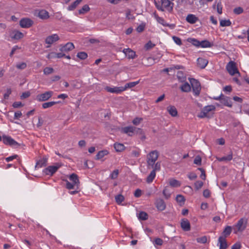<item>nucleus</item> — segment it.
I'll return each mask as SVG.
<instances>
[{
  "label": "nucleus",
  "mask_w": 249,
  "mask_h": 249,
  "mask_svg": "<svg viewBox=\"0 0 249 249\" xmlns=\"http://www.w3.org/2000/svg\"><path fill=\"white\" fill-rule=\"evenodd\" d=\"M247 224V219L245 218L240 219L236 224L233 226L234 233L242 232L246 229Z\"/></svg>",
  "instance_id": "obj_1"
},
{
  "label": "nucleus",
  "mask_w": 249,
  "mask_h": 249,
  "mask_svg": "<svg viewBox=\"0 0 249 249\" xmlns=\"http://www.w3.org/2000/svg\"><path fill=\"white\" fill-rule=\"evenodd\" d=\"M159 157L158 152L157 151H152L150 152L147 156V163L148 167H153L156 161L157 160Z\"/></svg>",
  "instance_id": "obj_2"
},
{
  "label": "nucleus",
  "mask_w": 249,
  "mask_h": 249,
  "mask_svg": "<svg viewBox=\"0 0 249 249\" xmlns=\"http://www.w3.org/2000/svg\"><path fill=\"white\" fill-rule=\"evenodd\" d=\"M189 80L191 83L194 95L196 96H198L201 90V86L199 82L197 80L193 78H190Z\"/></svg>",
  "instance_id": "obj_3"
},
{
  "label": "nucleus",
  "mask_w": 249,
  "mask_h": 249,
  "mask_svg": "<svg viewBox=\"0 0 249 249\" xmlns=\"http://www.w3.org/2000/svg\"><path fill=\"white\" fill-rule=\"evenodd\" d=\"M2 141L5 144L11 146L14 148H18L21 145H22V144H20L17 142L10 136H6L5 135H3L2 136Z\"/></svg>",
  "instance_id": "obj_4"
},
{
  "label": "nucleus",
  "mask_w": 249,
  "mask_h": 249,
  "mask_svg": "<svg viewBox=\"0 0 249 249\" xmlns=\"http://www.w3.org/2000/svg\"><path fill=\"white\" fill-rule=\"evenodd\" d=\"M226 69L229 74L231 75H234L236 73L238 74L239 75H240V73L236 66V63L234 61H230L226 66Z\"/></svg>",
  "instance_id": "obj_5"
},
{
  "label": "nucleus",
  "mask_w": 249,
  "mask_h": 249,
  "mask_svg": "<svg viewBox=\"0 0 249 249\" xmlns=\"http://www.w3.org/2000/svg\"><path fill=\"white\" fill-rule=\"evenodd\" d=\"M59 39L60 38L59 36L56 34L48 36L45 40V43L48 44L46 48H50L52 44L57 42Z\"/></svg>",
  "instance_id": "obj_6"
},
{
  "label": "nucleus",
  "mask_w": 249,
  "mask_h": 249,
  "mask_svg": "<svg viewBox=\"0 0 249 249\" xmlns=\"http://www.w3.org/2000/svg\"><path fill=\"white\" fill-rule=\"evenodd\" d=\"M53 91H48L36 96V99L39 102H44L48 100L53 95Z\"/></svg>",
  "instance_id": "obj_7"
},
{
  "label": "nucleus",
  "mask_w": 249,
  "mask_h": 249,
  "mask_svg": "<svg viewBox=\"0 0 249 249\" xmlns=\"http://www.w3.org/2000/svg\"><path fill=\"white\" fill-rule=\"evenodd\" d=\"M163 8H165L169 13H172L173 10L174 3L169 0H160Z\"/></svg>",
  "instance_id": "obj_8"
},
{
  "label": "nucleus",
  "mask_w": 249,
  "mask_h": 249,
  "mask_svg": "<svg viewBox=\"0 0 249 249\" xmlns=\"http://www.w3.org/2000/svg\"><path fill=\"white\" fill-rule=\"evenodd\" d=\"M33 24V21L29 18H23L19 21V25L22 28H29L31 27Z\"/></svg>",
  "instance_id": "obj_9"
},
{
  "label": "nucleus",
  "mask_w": 249,
  "mask_h": 249,
  "mask_svg": "<svg viewBox=\"0 0 249 249\" xmlns=\"http://www.w3.org/2000/svg\"><path fill=\"white\" fill-rule=\"evenodd\" d=\"M60 166H49L48 167L44 169L43 172L46 175L53 176L57 170L59 169Z\"/></svg>",
  "instance_id": "obj_10"
},
{
  "label": "nucleus",
  "mask_w": 249,
  "mask_h": 249,
  "mask_svg": "<svg viewBox=\"0 0 249 249\" xmlns=\"http://www.w3.org/2000/svg\"><path fill=\"white\" fill-rule=\"evenodd\" d=\"M155 204L157 209L160 211H162L166 208V204L162 199H157Z\"/></svg>",
  "instance_id": "obj_11"
},
{
  "label": "nucleus",
  "mask_w": 249,
  "mask_h": 249,
  "mask_svg": "<svg viewBox=\"0 0 249 249\" xmlns=\"http://www.w3.org/2000/svg\"><path fill=\"white\" fill-rule=\"evenodd\" d=\"M138 130L136 127L129 126L122 128V132L125 134H128L129 136H132L135 134V130Z\"/></svg>",
  "instance_id": "obj_12"
},
{
  "label": "nucleus",
  "mask_w": 249,
  "mask_h": 249,
  "mask_svg": "<svg viewBox=\"0 0 249 249\" xmlns=\"http://www.w3.org/2000/svg\"><path fill=\"white\" fill-rule=\"evenodd\" d=\"M180 226L184 231H188L191 229L190 223L187 219H182L181 221Z\"/></svg>",
  "instance_id": "obj_13"
},
{
  "label": "nucleus",
  "mask_w": 249,
  "mask_h": 249,
  "mask_svg": "<svg viewBox=\"0 0 249 249\" xmlns=\"http://www.w3.org/2000/svg\"><path fill=\"white\" fill-rule=\"evenodd\" d=\"M105 89L106 90H107V92H110V93H120L124 91L123 89V87H114V88H111L110 87H106Z\"/></svg>",
  "instance_id": "obj_14"
},
{
  "label": "nucleus",
  "mask_w": 249,
  "mask_h": 249,
  "mask_svg": "<svg viewBox=\"0 0 249 249\" xmlns=\"http://www.w3.org/2000/svg\"><path fill=\"white\" fill-rule=\"evenodd\" d=\"M218 244H219V249H226L228 248L227 241L223 236H219L218 240Z\"/></svg>",
  "instance_id": "obj_15"
},
{
  "label": "nucleus",
  "mask_w": 249,
  "mask_h": 249,
  "mask_svg": "<svg viewBox=\"0 0 249 249\" xmlns=\"http://www.w3.org/2000/svg\"><path fill=\"white\" fill-rule=\"evenodd\" d=\"M220 102L225 106H227L230 107H232V101L229 97L223 95V97H222L221 99Z\"/></svg>",
  "instance_id": "obj_16"
},
{
  "label": "nucleus",
  "mask_w": 249,
  "mask_h": 249,
  "mask_svg": "<svg viewBox=\"0 0 249 249\" xmlns=\"http://www.w3.org/2000/svg\"><path fill=\"white\" fill-rule=\"evenodd\" d=\"M36 15L40 19L43 20L47 19L50 17L48 12L45 10H39Z\"/></svg>",
  "instance_id": "obj_17"
},
{
  "label": "nucleus",
  "mask_w": 249,
  "mask_h": 249,
  "mask_svg": "<svg viewBox=\"0 0 249 249\" xmlns=\"http://www.w3.org/2000/svg\"><path fill=\"white\" fill-rule=\"evenodd\" d=\"M74 48L73 44L71 42H68L60 48L62 52H68Z\"/></svg>",
  "instance_id": "obj_18"
},
{
  "label": "nucleus",
  "mask_w": 249,
  "mask_h": 249,
  "mask_svg": "<svg viewBox=\"0 0 249 249\" xmlns=\"http://www.w3.org/2000/svg\"><path fill=\"white\" fill-rule=\"evenodd\" d=\"M123 52L129 59H134L136 56L135 52L130 48L124 49Z\"/></svg>",
  "instance_id": "obj_19"
},
{
  "label": "nucleus",
  "mask_w": 249,
  "mask_h": 249,
  "mask_svg": "<svg viewBox=\"0 0 249 249\" xmlns=\"http://www.w3.org/2000/svg\"><path fill=\"white\" fill-rule=\"evenodd\" d=\"M208 63V60L203 58L199 57L197 59V66L202 69H204L207 65Z\"/></svg>",
  "instance_id": "obj_20"
},
{
  "label": "nucleus",
  "mask_w": 249,
  "mask_h": 249,
  "mask_svg": "<svg viewBox=\"0 0 249 249\" xmlns=\"http://www.w3.org/2000/svg\"><path fill=\"white\" fill-rule=\"evenodd\" d=\"M69 179L72 181V183L76 186L77 188H78V186L80 184V182L78 179V177L76 174L73 173L69 177Z\"/></svg>",
  "instance_id": "obj_21"
},
{
  "label": "nucleus",
  "mask_w": 249,
  "mask_h": 249,
  "mask_svg": "<svg viewBox=\"0 0 249 249\" xmlns=\"http://www.w3.org/2000/svg\"><path fill=\"white\" fill-rule=\"evenodd\" d=\"M186 20L188 23L190 24H194L197 20H198V18L197 17H196L195 15L189 14L187 16Z\"/></svg>",
  "instance_id": "obj_22"
},
{
  "label": "nucleus",
  "mask_w": 249,
  "mask_h": 249,
  "mask_svg": "<svg viewBox=\"0 0 249 249\" xmlns=\"http://www.w3.org/2000/svg\"><path fill=\"white\" fill-rule=\"evenodd\" d=\"M48 158L44 157L42 159L37 161L35 168H41L46 166Z\"/></svg>",
  "instance_id": "obj_23"
},
{
  "label": "nucleus",
  "mask_w": 249,
  "mask_h": 249,
  "mask_svg": "<svg viewBox=\"0 0 249 249\" xmlns=\"http://www.w3.org/2000/svg\"><path fill=\"white\" fill-rule=\"evenodd\" d=\"M167 111L173 117H175L178 115V111L175 107L173 106H170L167 108Z\"/></svg>",
  "instance_id": "obj_24"
},
{
  "label": "nucleus",
  "mask_w": 249,
  "mask_h": 249,
  "mask_svg": "<svg viewBox=\"0 0 249 249\" xmlns=\"http://www.w3.org/2000/svg\"><path fill=\"white\" fill-rule=\"evenodd\" d=\"M109 154L107 150H103L98 152L96 156L95 160H99Z\"/></svg>",
  "instance_id": "obj_25"
},
{
  "label": "nucleus",
  "mask_w": 249,
  "mask_h": 249,
  "mask_svg": "<svg viewBox=\"0 0 249 249\" xmlns=\"http://www.w3.org/2000/svg\"><path fill=\"white\" fill-rule=\"evenodd\" d=\"M13 36H12V38L14 39L18 40L24 36L23 34L18 30L13 31Z\"/></svg>",
  "instance_id": "obj_26"
},
{
  "label": "nucleus",
  "mask_w": 249,
  "mask_h": 249,
  "mask_svg": "<svg viewBox=\"0 0 249 249\" xmlns=\"http://www.w3.org/2000/svg\"><path fill=\"white\" fill-rule=\"evenodd\" d=\"M231 231L232 227L230 226H227L223 231L221 236H223L225 237V238H226L230 235L231 232Z\"/></svg>",
  "instance_id": "obj_27"
},
{
  "label": "nucleus",
  "mask_w": 249,
  "mask_h": 249,
  "mask_svg": "<svg viewBox=\"0 0 249 249\" xmlns=\"http://www.w3.org/2000/svg\"><path fill=\"white\" fill-rule=\"evenodd\" d=\"M180 89L182 91L185 92H188L191 90V86L189 84L185 82L183 84H182L180 87Z\"/></svg>",
  "instance_id": "obj_28"
},
{
  "label": "nucleus",
  "mask_w": 249,
  "mask_h": 249,
  "mask_svg": "<svg viewBox=\"0 0 249 249\" xmlns=\"http://www.w3.org/2000/svg\"><path fill=\"white\" fill-rule=\"evenodd\" d=\"M169 185L172 187H178L181 185V183L178 180L174 178H171L169 180Z\"/></svg>",
  "instance_id": "obj_29"
},
{
  "label": "nucleus",
  "mask_w": 249,
  "mask_h": 249,
  "mask_svg": "<svg viewBox=\"0 0 249 249\" xmlns=\"http://www.w3.org/2000/svg\"><path fill=\"white\" fill-rule=\"evenodd\" d=\"M140 82V80H138L136 82H132L126 83L124 87H123V91L125 90L126 89L128 88H131L134 87L137 84H138Z\"/></svg>",
  "instance_id": "obj_30"
},
{
  "label": "nucleus",
  "mask_w": 249,
  "mask_h": 249,
  "mask_svg": "<svg viewBox=\"0 0 249 249\" xmlns=\"http://www.w3.org/2000/svg\"><path fill=\"white\" fill-rule=\"evenodd\" d=\"M83 0H76L68 7V10L72 11L75 9L76 7L82 2Z\"/></svg>",
  "instance_id": "obj_31"
},
{
  "label": "nucleus",
  "mask_w": 249,
  "mask_h": 249,
  "mask_svg": "<svg viewBox=\"0 0 249 249\" xmlns=\"http://www.w3.org/2000/svg\"><path fill=\"white\" fill-rule=\"evenodd\" d=\"M59 103H60V101H56V102L52 101V102H46V103L42 104V106L44 109H46V108L50 107L53 106V105L58 104Z\"/></svg>",
  "instance_id": "obj_32"
},
{
  "label": "nucleus",
  "mask_w": 249,
  "mask_h": 249,
  "mask_svg": "<svg viewBox=\"0 0 249 249\" xmlns=\"http://www.w3.org/2000/svg\"><path fill=\"white\" fill-rule=\"evenodd\" d=\"M177 76L179 82L182 83L185 82L186 77L182 71H178L177 72Z\"/></svg>",
  "instance_id": "obj_33"
},
{
  "label": "nucleus",
  "mask_w": 249,
  "mask_h": 249,
  "mask_svg": "<svg viewBox=\"0 0 249 249\" xmlns=\"http://www.w3.org/2000/svg\"><path fill=\"white\" fill-rule=\"evenodd\" d=\"M200 47L202 48L211 47L213 46V43H211L207 40L200 41Z\"/></svg>",
  "instance_id": "obj_34"
},
{
  "label": "nucleus",
  "mask_w": 249,
  "mask_h": 249,
  "mask_svg": "<svg viewBox=\"0 0 249 249\" xmlns=\"http://www.w3.org/2000/svg\"><path fill=\"white\" fill-rule=\"evenodd\" d=\"M156 177L155 170H152L146 178V182L148 183H151Z\"/></svg>",
  "instance_id": "obj_35"
},
{
  "label": "nucleus",
  "mask_w": 249,
  "mask_h": 249,
  "mask_svg": "<svg viewBox=\"0 0 249 249\" xmlns=\"http://www.w3.org/2000/svg\"><path fill=\"white\" fill-rule=\"evenodd\" d=\"M90 10V8L88 5H84L82 8L78 10V14L79 15H84Z\"/></svg>",
  "instance_id": "obj_36"
},
{
  "label": "nucleus",
  "mask_w": 249,
  "mask_h": 249,
  "mask_svg": "<svg viewBox=\"0 0 249 249\" xmlns=\"http://www.w3.org/2000/svg\"><path fill=\"white\" fill-rule=\"evenodd\" d=\"M114 147L117 152H121L124 149V146L123 144L120 143H115Z\"/></svg>",
  "instance_id": "obj_37"
},
{
  "label": "nucleus",
  "mask_w": 249,
  "mask_h": 249,
  "mask_svg": "<svg viewBox=\"0 0 249 249\" xmlns=\"http://www.w3.org/2000/svg\"><path fill=\"white\" fill-rule=\"evenodd\" d=\"M176 201L179 203L180 206L183 205L184 204L185 198L181 195H178L176 198Z\"/></svg>",
  "instance_id": "obj_38"
},
{
  "label": "nucleus",
  "mask_w": 249,
  "mask_h": 249,
  "mask_svg": "<svg viewBox=\"0 0 249 249\" xmlns=\"http://www.w3.org/2000/svg\"><path fill=\"white\" fill-rule=\"evenodd\" d=\"M232 159V152H230V154H229L227 156H224L223 157L220 158L218 159V160L219 161H230Z\"/></svg>",
  "instance_id": "obj_39"
},
{
  "label": "nucleus",
  "mask_w": 249,
  "mask_h": 249,
  "mask_svg": "<svg viewBox=\"0 0 249 249\" xmlns=\"http://www.w3.org/2000/svg\"><path fill=\"white\" fill-rule=\"evenodd\" d=\"M203 109L208 114L209 112L214 110L215 107L213 105H209L205 107Z\"/></svg>",
  "instance_id": "obj_40"
},
{
  "label": "nucleus",
  "mask_w": 249,
  "mask_h": 249,
  "mask_svg": "<svg viewBox=\"0 0 249 249\" xmlns=\"http://www.w3.org/2000/svg\"><path fill=\"white\" fill-rule=\"evenodd\" d=\"M231 24V21L229 20L222 19L220 21V25L222 27L230 26Z\"/></svg>",
  "instance_id": "obj_41"
},
{
  "label": "nucleus",
  "mask_w": 249,
  "mask_h": 249,
  "mask_svg": "<svg viewBox=\"0 0 249 249\" xmlns=\"http://www.w3.org/2000/svg\"><path fill=\"white\" fill-rule=\"evenodd\" d=\"M188 41L196 47H200V41L196 39L190 38L188 39Z\"/></svg>",
  "instance_id": "obj_42"
},
{
  "label": "nucleus",
  "mask_w": 249,
  "mask_h": 249,
  "mask_svg": "<svg viewBox=\"0 0 249 249\" xmlns=\"http://www.w3.org/2000/svg\"><path fill=\"white\" fill-rule=\"evenodd\" d=\"M156 18L157 19V21L162 24L164 26H166L167 23L165 22L164 19L161 17H159L156 14V12L154 13Z\"/></svg>",
  "instance_id": "obj_43"
},
{
  "label": "nucleus",
  "mask_w": 249,
  "mask_h": 249,
  "mask_svg": "<svg viewBox=\"0 0 249 249\" xmlns=\"http://www.w3.org/2000/svg\"><path fill=\"white\" fill-rule=\"evenodd\" d=\"M77 57L81 60H85L88 57V54L85 52H80L77 53Z\"/></svg>",
  "instance_id": "obj_44"
},
{
  "label": "nucleus",
  "mask_w": 249,
  "mask_h": 249,
  "mask_svg": "<svg viewBox=\"0 0 249 249\" xmlns=\"http://www.w3.org/2000/svg\"><path fill=\"white\" fill-rule=\"evenodd\" d=\"M148 214L144 212H141L139 213V218L142 220H146L148 219Z\"/></svg>",
  "instance_id": "obj_45"
},
{
  "label": "nucleus",
  "mask_w": 249,
  "mask_h": 249,
  "mask_svg": "<svg viewBox=\"0 0 249 249\" xmlns=\"http://www.w3.org/2000/svg\"><path fill=\"white\" fill-rule=\"evenodd\" d=\"M115 200L117 204H120L124 199V196L120 194L115 196Z\"/></svg>",
  "instance_id": "obj_46"
},
{
  "label": "nucleus",
  "mask_w": 249,
  "mask_h": 249,
  "mask_svg": "<svg viewBox=\"0 0 249 249\" xmlns=\"http://www.w3.org/2000/svg\"><path fill=\"white\" fill-rule=\"evenodd\" d=\"M119 172V170H114L112 173L110 175L109 177L112 179H116L118 178Z\"/></svg>",
  "instance_id": "obj_47"
},
{
  "label": "nucleus",
  "mask_w": 249,
  "mask_h": 249,
  "mask_svg": "<svg viewBox=\"0 0 249 249\" xmlns=\"http://www.w3.org/2000/svg\"><path fill=\"white\" fill-rule=\"evenodd\" d=\"M203 184H204V183L202 181H200V180L196 181L194 183L195 189L196 190H198L199 189L201 188V187L203 186Z\"/></svg>",
  "instance_id": "obj_48"
},
{
  "label": "nucleus",
  "mask_w": 249,
  "mask_h": 249,
  "mask_svg": "<svg viewBox=\"0 0 249 249\" xmlns=\"http://www.w3.org/2000/svg\"><path fill=\"white\" fill-rule=\"evenodd\" d=\"M54 70L53 68L51 67H46L43 70L44 74L45 75H48L53 72Z\"/></svg>",
  "instance_id": "obj_49"
},
{
  "label": "nucleus",
  "mask_w": 249,
  "mask_h": 249,
  "mask_svg": "<svg viewBox=\"0 0 249 249\" xmlns=\"http://www.w3.org/2000/svg\"><path fill=\"white\" fill-rule=\"evenodd\" d=\"M163 195L164 196L165 198L166 199H168L170 198L171 194L170 192L168 190V189L167 188H165L164 190H163Z\"/></svg>",
  "instance_id": "obj_50"
},
{
  "label": "nucleus",
  "mask_w": 249,
  "mask_h": 249,
  "mask_svg": "<svg viewBox=\"0 0 249 249\" xmlns=\"http://www.w3.org/2000/svg\"><path fill=\"white\" fill-rule=\"evenodd\" d=\"M196 241L198 243L204 244L207 241V238L206 236H204L201 237L197 238Z\"/></svg>",
  "instance_id": "obj_51"
},
{
  "label": "nucleus",
  "mask_w": 249,
  "mask_h": 249,
  "mask_svg": "<svg viewBox=\"0 0 249 249\" xmlns=\"http://www.w3.org/2000/svg\"><path fill=\"white\" fill-rule=\"evenodd\" d=\"M243 11V9L241 7H236L233 9V13L236 15L241 14Z\"/></svg>",
  "instance_id": "obj_52"
},
{
  "label": "nucleus",
  "mask_w": 249,
  "mask_h": 249,
  "mask_svg": "<svg viewBox=\"0 0 249 249\" xmlns=\"http://www.w3.org/2000/svg\"><path fill=\"white\" fill-rule=\"evenodd\" d=\"M27 67V64L25 62H22L21 63L17 64L16 67L19 70H24Z\"/></svg>",
  "instance_id": "obj_53"
},
{
  "label": "nucleus",
  "mask_w": 249,
  "mask_h": 249,
  "mask_svg": "<svg viewBox=\"0 0 249 249\" xmlns=\"http://www.w3.org/2000/svg\"><path fill=\"white\" fill-rule=\"evenodd\" d=\"M66 187L68 189H74V186H75V184H74L73 183H71L68 180H66Z\"/></svg>",
  "instance_id": "obj_54"
},
{
  "label": "nucleus",
  "mask_w": 249,
  "mask_h": 249,
  "mask_svg": "<svg viewBox=\"0 0 249 249\" xmlns=\"http://www.w3.org/2000/svg\"><path fill=\"white\" fill-rule=\"evenodd\" d=\"M143 120L142 118L136 117L132 121L134 125H137Z\"/></svg>",
  "instance_id": "obj_55"
},
{
  "label": "nucleus",
  "mask_w": 249,
  "mask_h": 249,
  "mask_svg": "<svg viewBox=\"0 0 249 249\" xmlns=\"http://www.w3.org/2000/svg\"><path fill=\"white\" fill-rule=\"evenodd\" d=\"M201 158L199 156H197L194 160V163L196 164L200 165L201 164Z\"/></svg>",
  "instance_id": "obj_56"
},
{
  "label": "nucleus",
  "mask_w": 249,
  "mask_h": 249,
  "mask_svg": "<svg viewBox=\"0 0 249 249\" xmlns=\"http://www.w3.org/2000/svg\"><path fill=\"white\" fill-rule=\"evenodd\" d=\"M155 44H153L151 41H149L145 45V48L146 50H148L155 46Z\"/></svg>",
  "instance_id": "obj_57"
},
{
  "label": "nucleus",
  "mask_w": 249,
  "mask_h": 249,
  "mask_svg": "<svg viewBox=\"0 0 249 249\" xmlns=\"http://www.w3.org/2000/svg\"><path fill=\"white\" fill-rule=\"evenodd\" d=\"M172 38H173V40L174 41V42L177 44H178V45H181L182 44L181 40L179 37L176 36H173L172 37Z\"/></svg>",
  "instance_id": "obj_58"
},
{
  "label": "nucleus",
  "mask_w": 249,
  "mask_h": 249,
  "mask_svg": "<svg viewBox=\"0 0 249 249\" xmlns=\"http://www.w3.org/2000/svg\"><path fill=\"white\" fill-rule=\"evenodd\" d=\"M153 170H155L156 172V171H159L160 169V163L159 162H157L156 163H155L154 165L153 166Z\"/></svg>",
  "instance_id": "obj_59"
},
{
  "label": "nucleus",
  "mask_w": 249,
  "mask_h": 249,
  "mask_svg": "<svg viewBox=\"0 0 249 249\" xmlns=\"http://www.w3.org/2000/svg\"><path fill=\"white\" fill-rule=\"evenodd\" d=\"M188 177L190 180H192L195 179L197 178V175L195 173L192 172L188 175Z\"/></svg>",
  "instance_id": "obj_60"
},
{
  "label": "nucleus",
  "mask_w": 249,
  "mask_h": 249,
  "mask_svg": "<svg viewBox=\"0 0 249 249\" xmlns=\"http://www.w3.org/2000/svg\"><path fill=\"white\" fill-rule=\"evenodd\" d=\"M144 28L145 25L143 24H141L138 26V27L136 29V30L138 32L141 33L144 30Z\"/></svg>",
  "instance_id": "obj_61"
},
{
  "label": "nucleus",
  "mask_w": 249,
  "mask_h": 249,
  "mask_svg": "<svg viewBox=\"0 0 249 249\" xmlns=\"http://www.w3.org/2000/svg\"><path fill=\"white\" fill-rule=\"evenodd\" d=\"M126 17L128 19H133L135 18V17L131 14V12L129 9L127 10L126 12Z\"/></svg>",
  "instance_id": "obj_62"
},
{
  "label": "nucleus",
  "mask_w": 249,
  "mask_h": 249,
  "mask_svg": "<svg viewBox=\"0 0 249 249\" xmlns=\"http://www.w3.org/2000/svg\"><path fill=\"white\" fill-rule=\"evenodd\" d=\"M12 92L11 89H7L6 90V93L4 94V99H8L9 98V95L11 94Z\"/></svg>",
  "instance_id": "obj_63"
},
{
  "label": "nucleus",
  "mask_w": 249,
  "mask_h": 249,
  "mask_svg": "<svg viewBox=\"0 0 249 249\" xmlns=\"http://www.w3.org/2000/svg\"><path fill=\"white\" fill-rule=\"evenodd\" d=\"M241 245L240 243H236L231 247V249H240Z\"/></svg>",
  "instance_id": "obj_64"
}]
</instances>
